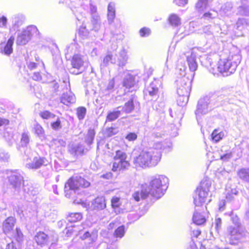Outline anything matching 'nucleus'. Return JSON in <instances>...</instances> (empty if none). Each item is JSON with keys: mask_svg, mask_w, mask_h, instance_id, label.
I'll return each mask as SVG.
<instances>
[{"mask_svg": "<svg viewBox=\"0 0 249 249\" xmlns=\"http://www.w3.org/2000/svg\"><path fill=\"white\" fill-rule=\"evenodd\" d=\"M161 157L160 149L151 147L141 151L138 156L134 158L133 163L136 167L142 168L152 167L158 164Z\"/></svg>", "mask_w": 249, "mask_h": 249, "instance_id": "f257e3e1", "label": "nucleus"}, {"mask_svg": "<svg viewBox=\"0 0 249 249\" xmlns=\"http://www.w3.org/2000/svg\"><path fill=\"white\" fill-rule=\"evenodd\" d=\"M168 178L163 175H157L152 178L149 185L144 184L151 196L159 199L163 196L168 187Z\"/></svg>", "mask_w": 249, "mask_h": 249, "instance_id": "f03ea898", "label": "nucleus"}, {"mask_svg": "<svg viewBox=\"0 0 249 249\" xmlns=\"http://www.w3.org/2000/svg\"><path fill=\"white\" fill-rule=\"evenodd\" d=\"M241 56L237 53L230 54L227 58L221 59L217 64V71L223 76H228L235 71L241 61Z\"/></svg>", "mask_w": 249, "mask_h": 249, "instance_id": "7ed1b4c3", "label": "nucleus"}, {"mask_svg": "<svg viewBox=\"0 0 249 249\" xmlns=\"http://www.w3.org/2000/svg\"><path fill=\"white\" fill-rule=\"evenodd\" d=\"M90 184L88 181L80 176H72L65 184L64 188L65 196L70 198L72 193L82 195L83 192L80 191V188H87L89 187Z\"/></svg>", "mask_w": 249, "mask_h": 249, "instance_id": "20e7f679", "label": "nucleus"}, {"mask_svg": "<svg viewBox=\"0 0 249 249\" xmlns=\"http://www.w3.org/2000/svg\"><path fill=\"white\" fill-rule=\"evenodd\" d=\"M211 184V180L207 178L201 181L194 196V203L196 206L200 207L206 202Z\"/></svg>", "mask_w": 249, "mask_h": 249, "instance_id": "39448f33", "label": "nucleus"}, {"mask_svg": "<svg viewBox=\"0 0 249 249\" xmlns=\"http://www.w3.org/2000/svg\"><path fill=\"white\" fill-rule=\"evenodd\" d=\"M247 231L243 227L230 225L227 228L226 239L230 244L237 245L246 236Z\"/></svg>", "mask_w": 249, "mask_h": 249, "instance_id": "423d86ee", "label": "nucleus"}, {"mask_svg": "<svg viewBox=\"0 0 249 249\" xmlns=\"http://www.w3.org/2000/svg\"><path fill=\"white\" fill-rule=\"evenodd\" d=\"M9 181L11 185L19 191L22 184V188L24 192L30 195L34 196L36 194V191L33 189V187L30 185H25L23 183V178L21 175L18 172H13L9 177Z\"/></svg>", "mask_w": 249, "mask_h": 249, "instance_id": "0eeeda50", "label": "nucleus"}, {"mask_svg": "<svg viewBox=\"0 0 249 249\" xmlns=\"http://www.w3.org/2000/svg\"><path fill=\"white\" fill-rule=\"evenodd\" d=\"M38 34V31L36 26L34 25L28 26L18 35L17 43L19 45H25L31 39L32 36H37Z\"/></svg>", "mask_w": 249, "mask_h": 249, "instance_id": "6e6552de", "label": "nucleus"}, {"mask_svg": "<svg viewBox=\"0 0 249 249\" xmlns=\"http://www.w3.org/2000/svg\"><path fill=\"white\" fill-rule=\"evenodd\" d=\"M192 80L188 77L183 76L177 80L178 94H189L191 89Z\"/></svg>", "mask_w": 249, "mask_h": 249, "instance_id": "1a4fd4ad", "label": "nucleus"}, {"mask_svg": "<svg viewBox=\"0 0 249 249\" xmlns=\"http://www.w3.org/2000/svg\"><path fill=\"white\" fill-rule=\"evenodd\" d=\"M210 98L208 96H205L200 98L197 103V108L195 111L196 119L202 115L207 114L210 110L209 107Z\"/></svg>", "mask_w": 249, "mask_h": 249, "instance_id": "9d476101", "label": "nucleus"}, {"mask_svg": "<svg viewBox=\"0 0 249 249\" xmlns=\"http://www.w3.org/2000/svg\"><path fill=\"white\" fill-rule=\"evenodd\" d=\"M84 63V58L81 55L74 54L71 60L72 68L70 69V72L74 74L80 73L82 71Z\"/></svg>", "mask_w": 249, "mask_h": 249, "instance_id": "9b49d317", "label": "nucleus"}, {"mask_svg": "<svg viewBox=\"0 0 249 249\" xmlns=\"http://www.w3.org/2000/svg\"><path fill=\"white\" fill-rule=\"evenodd\" d=\"M35 240L40 246L46 245L50 242H54L57 240V236L55 235H49L44 232L39 231L35 236Z\"/></svg>", "mask_w": 249, "mask_h": 249, "instance_id": "f8f14e48", "label": "nucleus"}, {"mask_svg": "<svg viewBox=\"0 0 249 249\" xmlns=\"http://www.w3.org/2000/svg\"><path fill=\"white\" fill-rule=\"evenodd\" d=\"M16 224V219L9 216L5 219L2 224V230L4 233L9 234L12 232Z\"/></svg>", "mask_w": 249, "mask_h": 249, "instance_id": "ddd939ff", "label": "nucleus"}, {"mask_svg": "<svg viewBox=\"0 0 249 249\" xmlns=\"http://www.w3.org/2000/svg\"><path fill=\"white\" fill-rule=\"evenodd\" d=\"M48 161L45 158L35 157L31 162L26 163V167L29 169H37L42 165H47Z\"/></svg>", "mask_w": 249, "mask_h": 249, "instance_id": "4468645a", "label": "nucleus"}, {"mask_svg": "<svg viewBox=\"0 0 249 249\" xmlns=\"http://www.w3.org/2000/svg\"><path fill=\"white\" fill-rule=\"evenodd\" d=\"M106 207L105 198L104 196L97 197L91 202L90 206L89 205L88 209L92 210H101Z\"/></svg>", "mask_w": 249, "mask_h": 249, "instance_id": "2eb2a0df", "label": "nucleus"}, {"mask_svg": "<svg viewBox=\"0 0 249 249\" xmlns=\"http://www.w3.org/2000/svg\"><path fill=\"white\" fill-rule=\"evenodd\" d=\"M130 163L127 160H114L113 163L112 170L114 172L125 170L128 169Z\"/></svg>", "mask_w": 249, "mask_h": 249, "instance_id": "dca6fc26", "label": "nucleus"}, {"mask_svg": "<svg viewBox=\"0 0 249 249\" xmlns=\"http://www.w3.org/2000/svg\"><path fill=\"white\" fill-rule=\"evenodd\" d=\"M219 157L218 159H219L223 161H229L233 156V154L231 151L227 149V147H223L218 151Z\"/></svg>", "mask_w": 249, "mask_h": 249, "instance_id": "f3484780", "label": "nucleus"}, {"mask_svg": "<svg viewBox=\"0 0 249 249\" xmlns=\"http://www.w3.org/2000/svg\"><path fill=\"white\" fill-rule=\"evenodd\" d=\"M89 27L91 30L98 32L102 27L101 18L99 16H94L91 17L90 23Z\"/></svg>", "mask_w": 249, "mask_h": 249, "instance_id": "a211bd4d", "label": "nucleus"}, {"mask_svg": "<svg viewBox=\"0 0 249 249\" xmlns=\"http://www.w3.org/2000/svg\"><path fill=\"white\" fill-rule=\"evenodd\" d=\"M149 196H150L149 193L148 192L145 186L143 185L142 186V190L140 192H135L132 195V197L136 201L138 202L140 201L141 199H146Z\"/></svg>", "mask_w": 249, "mask_h": 249, "instance_id": "6ab92c4d", "label": "nucleus"}, {"mask_svg": "<svg viewBox=\"0 0 249 249\" xmlns=\"http://www.w3.org/2000/svg\"><path fill=\"white\" fill-rule=\"evenodd\" d=\"M61 102L68 106L70 104L75 103L76 98L74 95L71 91L63 93L60 98Z\"/></svg>", "mask_w": 249, "mask_h": 249, "instance_id": "aec40b11", "label": "nucleus"}, {"mask_svg": "<svg viewBox=\"0 0 249 249\" xmlns=\"http://www.w3.org/2000/svg\"><path fill=\"white\" fill-rule=\"evenodd\" d=\"M15 37L11 36L8 40L7 43L1 50V53L6 55H9L13 53V45Z\"/></svg>", "mask_w": 249, "mask_h": 249, "instance_id": "412c9836", "label": "nucleus"}, {"mask_svg": "<svg viewBox=\"0 0 249 249\" xmlns=\"http://www.w3.org/2000/svg\"><path fill=\"white\" fill-rule=\"evenodd\" d=\"M158 91L159 89L157 86L156 82L154 81L146 88L144 93L146 95H149L151 97L156 98L158 96Z\"/></svg>", "mask_w": 249, "mask_h": 249, "instance_id": "4be33fe9", "label": "nucleus"}, {"mask_svg": "<svg viewBox=\"0 0 249 249\" xmlns=\"http://www.w3.org/2000/svg\"><path fill=\"white\" fill-rule=\"evenodd\" d=\"M136 102V98L134 95H132L131 98L125 103L123 107L120 109L126 113H129L132 111L134 108V103Z\"/></svg>", "mask_w": 249, "mask_h": 249, "instance_id": "5701e85b", "label": "nucleus"}, {"mask_svg": "<svg viewBox=\"0 0 249 249\" xmlns=\"http://www.w3.org/2000/svg\"><path fill=\"white\" fill-rule=\"evenodd\" d=\"M84 147L81 144H72L69 145V151L73 156H78L83 154Z\"/></svg>", "mask_w": 249, "mask_h": 249, "instance_id": "b1692460", "label": "nucleus"}, {"mask_svg": "<svg viewBox=\"0 0 249 249\" xmlns=\"http://www.w3.org/2000/svg\"><path fill=\"white\" fill-rule=\"evenodd\" d=\"M117 58L118 65L119 67H124L126 64L128 59V56L126 51L124 49L120 51L117 55Z\"/></svg>", "mask_w": 249, "mask_h": 249, "instance_id": "393cba45", "label": "nucleus"}, {"mask_svg": "<svg viewBox=\"0 0 249 249\" xmlns=\"http://www.w3.org/2000/svg\"><path fill=\"white\" fill-rule=\"evenodd\" d=\"M187 61L190 71H195L197 68L195 55L191 52L190 55L187 56Z\"/></svg>", "mask_w": 249, "mask_h": 249, "instance_id": "a878e982", "label": "nucleus"}, {"mask_svg": "<svg viewBox=\"0 0 249 249\" xmlns=\"http://www.w3.org/2000/svg\"><path fill=\"white\" fill-rule=\"evenodd\" d=\"M115 17V4L110 2L107 7V20L109 24H111Z\"/></svg>", "mask_w": 249, "mask_h": 249, "instance_id": "bb28decb", "label": "nucleus"}, {"mask_svg": "<svg viewBox=\"0 0 249 249\" xmlns=\"http://www.w3.org/2000/svg\"><path fill=\"white\" fill-rule=\"evenodd\" d=\"M238 191L236 188H227L226 189V199L228 202H231L234 200L235 197L238 195Z\"/></svg>", "mask_w": 249, "mask_h": 249, "instance_id": "cd10ccee", "label": "nucleus"}, {"mask_svg": "<svg viewBox=\"0 0 249 249\" xmlns=\"http://www.w3.org/2000/svg\"><path fill=\"white\" fill-rule=\"evenodd\" d=\"M233 8L232 3L231 2H227L224 4L220 9V14L223 16H228L230 14Z\"/></svg>", "mask_w": 249, "mask_h": 249, "instance_id": "c85d7f7f", "label": "nucleus"}, {"mask_svg": "<svg viewBox=\"0 0 249 249\" xmlns=\"http://www.w3.org/2000/svg\"><path fill=\"white\" fill-rule=\"evenodd\" d=\"M193 220L196 225H201L205 222L206 219L204 216L196 210L193 216Z\"/></svg>", "mask_w": 249, "mask_h": 249, "instance_id": "c756f323", "label": "nucleus"}, {"mask_svg": "<svg viewBox=\"0 0 249 249\" xmlns=\"http://www.w3.org/2000/svg\"><path fill=\"white\" fill-rule=\"evenodd\" d=\"M135 84L134 78L133 75L127 74L125 76L123 81V86L127 89H130Z\"/></svg>", "mask_w": 249, "mask_h": 249, "instance_id": "7c9ffc66", "label": "nucleus"}, {"mask_svg": "<svg viewBox=\"0 0 249 249\" xmlns=\"http://www.w3.org/2000/svg\"><path fill=\"white\" fill-rule=\"evenodd\" d=\"M237 175L242 180L249 182V168H242L239 170Z\"/></svg>", "mask_w": 249, "mask_h": 249, "instance_id": "2f4dec72", "label": "nucleus"}, {"mask_svg": "<svg viewBox=\"0 0 249 249\" xmlns=\"http://www.w3.org/2000/svg\"><path fill=\"white\" fill-rule=\"evenodd\" d=\"M242 4L237 8V14L244 16L249 17V6L241 1Z\"/></svg>", "mask_w": 249, "mask_h": 249, "instance_id": "473e14b6", "label": "nucleus"}, {"mask_svg": "<svg viewBox=\"0 0 249 249\" xmlns=\"http://www.w3.org/2000/svg\"><path fill=\"white\" fill-rule=\"evenodd\" d=\"M82 218V214L80 213H70L67 219L70 222H76L80 221Z\"/></svg>", "mask_w": 249, "mask_h": 249, "instance_id": "72a5a7b5", "label": "nucleus"}, {"mask_svg": "<svg viewBox=\"0 0 249 249\" xmlns=\"http://www.w3.org/2000/svg\"><path fill=\"white\" fill-rule=\"evenodd\" d=\"M208 7V0H198L196 4V10L199 13H202Z\"/></svg>", "mask_w": 249, "mask_h": 249, "instance_id": "f704fd0d", "label": "nucleus"}, {"mask_svg": "<svg viewBox=\"0 0 249 249\" xmlns=\"http://www.w3.org/2000/svg\"><path fill=\"white\" fill-rule=\"evenodd\" d=\"M178 97L177 99V104L180 107H183L185 106L189 100V94H178Z\"/></svg>", "mask_w": 249, "mask_h": 249, "instance_id": "c9c22d12", "label": "nucleus"}, {"mask_svg": "<svg viewBox=\"0 0 249 249\" xmlns=\"http://www.w3.org/2000/svg\"><path fill=\"white\" fill-rule=\"evenodd\" d=\"M168 21L170 24L174 27L178 26L180 24V18L175 14H172L168 18Z\"/></svg>", "mask_w": 249, "mask_h": 249, "instance_id": "e433bc0d", "label": "nucleus"}, {"mask_svg": "<svg viewBox=\"0 0 249 249\" xmlns=\"http://www.w3.org/2000/svg\"><path fill=\"white\" fill-rule=\"evenodd\" d=\"M224 136L223 132L218 129H215L213 131L211 135L212 140L217 142L221 140Z\"/></svg>", "mask_w": 249, "mask_h": 249, "instance_id": "4c0bfd02", "label": "nucleus"}, {"mask_svg": "<svg viewBox=\"0 0 249 249\" xmlns=\"http://www.w3.org/2000/svg\"><path fill=\"white\" fill-rule=\"evenodd\" d=\"M98 234L97 231H94L90 233L89 231H86L80 238L84 240L88 238H90V240L92 242H95L97 238Z\"/></svg>", "mask_w": 249, "mask_h": 249, "instance_id": "58836bf2", "label": "nucleus"}, {"mask_svg": "<svg viewBox=\"0 0 249 249\" xmlns=\"http://www.w3.org/2000/svg\"><path fill=\"white\" fill-rule=\"evenodd\" d=\"M121 107H119L113 112H110L107 116V120L109 121H112L118 118L121 114V110L119 109Z\"/></svg>", "mask_w": 249, "mask_h": 249, "instance_id": "ea45409f", "label": "nucleus"}, {"mask_svg": "<svg viewBox=\"0 0 249 249\" xmlns=\"http://www.w3.org/2000/svg\"><path fill=\"white\" fill-rule=\"evenodd\" d=\"M95 131L92 129H89L88 134L85 138V142L88 144H91L95 136Z\"/></svg>", "mask_w": 249, "mask_h": 249, "instance_id": "a19ab883", "label": "nucleus"}, {"mask_svg": "<svg viewBox=\"0 0 249 249\" xmlns=\"http://www.w3.org/2000/svg\"><path fill=\"white\" fill-rule=\"evenodd\" d=\"M30 142V136L28 132H24L21 135L20 143L22 146H27Z\"/></svg>", "mask_w": 249, "mask_h": 249, "instance_id": "79ce46f5", "label": "nucleus"}, {"mask_svg": "<svg viewBox=\"0 0 249 249\" xmlns=\"http://www.w3.org/2000/svg\"><path fill=\"white\" fill-rule=\"evenodd\" d=\"M127 156L126 154L121 150H117L116 151L115 155L114 157V160H126Z\"/></svg>", "mask_w": 249, "mask_h": 249, "instance_id": "37998d69", "label": "nucleus"}, {"mask_svg": "<svg viewBox=\"0 0 249 249\" xmlns=\"http://www.w3.org/2000/svg\"><path fill=\"white\" fill-rule=\"evenodd\" d=\"M87 109L85 107H79L76 109V114L79 120H83L86 114Z\"/></svg>", "mask_w": 249, "mask_h": 249, "instance_id": "c03bdc74", "label": "nucleus"}, {"mask_svg": "<svg viewBox=\"0 0 249 249\" xmlns=\"http://www.w3.org/2000/svg\"><path fill=\"white\" fill-rule=\"evenodd\" d=\"M230 216L231 220L232 223L234 225L233 226L243 227L240 221V219L236 214H234L233 213H231Z\"/></svg>", "mask_w": 249, "mask_h": 249, "instance_id": "a18cd8bd", "label": "nucleus"}, {"mask_svg": "<svg viewBox=\"0 0 249 249\" xmlns=\"http://www.w3.org/2000/svg\"><path fill=\"white\" fill-rule=\"evenodd\" d=\"M217 16V13L215 11H211L205 13L202 16V18L204 19L209 20L215 18Z\"/></svg>", "mask_w": 249, "mask_h": 249, "instance_id": "49530a36", "label": "nucleus"}, {"mask_svg": "<svg viewBox=\"0 0 249 249\" xmlns=\"http://www.w3.org/2000/svg\"><path fill=\"white\" fill-rule=\"evenodd\" d=\"M125 230H124V226H121L119 227L115 231L114 233V235L115 237L118 238H122L124 234Z\"/></svg>", "mask_w": 249, "mask_h": 249, "instance_id": "de8ad7c7", "label": "nucleus"}, {"mask_svg": "<svg viewBox=\"0 0 249 249\" xmlns=\"http://www.w3.org/2000/svg\"><path fill=\"white\" fill-rule=\"evenodd\" d=\"M112 55L111 54H107L103 59V61L102 64H101V66H107L108 65V63L109 62H110L111 63H115L116 61L112 58Z\"/></svg>", "mask_w": 249, "mask_h": 249, "instance_id": "09e8293b", "label": "nucleus"}, {"mask_svg": "<svg viewBox=\"0 0 249 249\" xmlns=\"http://www.w3.org/2000/svg\"><path fill=\"white\" fill-rule=\"evenodd\" d=\"M13 236L18 242H20L23 240V235L19 228H16V231L13 234Z\"/></svg>", "mask_w": 249, "mask_h": 249, "instance_id": "8fccbe9b", "label": "nucleus"}, {"mask_svg": "<svg viewBox=\"0 0 249 249\" xmlns=\"http://www.w3.org/2000/svg\"><path fill=\"white\" fill-rule=\"evenodd\" d=\"M4 137L10 145H11L14 142L13 134L12 132H9L8 131H5L4 133Z\"/></svg>", "mask_w": 249, "mask_h": 249, "instance_id": "3c124183", "label": "nucleus"}, {"mask_svg": "<svg viewBox=\"0 0 249 249\" xmlns=\"http://www.w3.org/2000/svg\"><path fill=\"white\" fill-rule=\"evenodd\" d=\"M210 28L211 26L210 25L204 26L200 30V33L204 34L206 36L211 37L213 35Z\"/></svg>", "mask_w": 249, "mask_h": 249, "instance_id": "603ef678", "label": "nucleus"}, {"mask_svg": "<svg viewBox=\"0 0 249 249\" xmlns=\"http://www.w3.org/2000/svg\"><path fill=\"white\" fill-rule=\"evenodd\" d=\"M73 203L77 204H81L84 208H86L87 210L89 206V204H87V203L85 201V199L82 198H75L73 201Z\"/></svg>", "mask_w": 249, "mask_h": 249, "instance_id": "864d4df0", "label": "nucleus"}, {"mask_svg": "<svg viewBox=\"0 0 249 249\" xmlns=\"http://www.w3.org/2000/svg\"><path fill=\"white\" fill-rule=\"evenodd\" d=\"M41 117L45 119H49L55 117V115L48 111H44L40 113Z\"/></svg>", "mask_w": 249, "mask_h": 249, "instance_id": "5fc2aeb1", "label": "nucleus"}, {"mask_svg": "<svg viewBox=\"0 0 249 249\" xmlns=\"http://www.w3.org/2000/svg\"><path fill=\"white\" fill-rule=\"evenodd\" d=\"M34 130L35 133L38 136H42L44 133V130L42 126L38 124H36L34 125Z\"/></svg>", "mask_w": 249, "mask_h": 249, "instance_id": "6e6d98bb", "label": "nucleus"}, {"mask_svg": "<svg viewBox=\"0 0 249 249\" xmlns=\"http://www.w3.org/2000/svg\"><path fill=\"white\" fill-rule=\"evenodd\" d=\"M111 206L113 208L119 207L121 205L120 199L119 197L114 196L112 198Z\"/></svg>", "mask_w": 249, "mask_h": 249, "instance_id": "4d7b16f0", "label": "nucleus"}, {"mask_svg": "<svg viewBox=\"0 0 249 249\" xmlns=\"http://www.w3.org/2000/svg\"><path fill=\"white\" fill-rule=\"evenodd\" d=\"M79 34L82 37L85 38L88 36L89 31L85 26H82L79 29Z\"/></svg>", "mask_w": 249, "mask_h": 249, "instance_id": "13d9d810", "label": "nucleus"}, {"mask_svg": "<svg viewBox=\"0 0 249 249\" xmlns=\"http://www.w3.org/2000/svg\"><path fill=\"white\" fill-rule=\"evenodd\" d=\"M139 33L141 36L146 37L150 34L151 31L149 28L144 27L140 30Z\"/></svg>", "mask_w": 249, "mask_h": 249, "instance_id": "bf43d9fd", "label": "nucleus"}, {"mask_svg": "<svg viewBox=\"0 0 249 249\" xmlns=\"http://www.w3.org/2000/svg\"><path fill=\"white\" fill-rule=\"evenodd\" d=\"M89 5L91 17H93L94 16H99L97 13V7L93 4L91 1H90Z\"/></svg>", "mask_w": 249, "mask_h": 249, "instance_id": "052dcab7", "label": "nucleus"}, {"mask_svg": "<svg viewBox=\"0 0 249 249\" xmlns=\"http://www.w3.org/2000/svg\"><path fill=\"white\" fill-rule=\"evenodd\" d=\"M61 123L60 118L57 117L56 121L51 123V126L53 129L57 130L62 127Z\"/></svg>", "mask_w": 249, "mask_h": 249, "instance_id": "680f3d73", "label": "nucleus"}, {"mask_svg": "<svg viewBox=\"0 0 249 249\" xmlns=\"http://www.w3.org/2000/svg\"><path fill=\"white\" fill-rule=\"evenodd\" d=\"M137 134L134 132H130L125 137L126 140L128 141H134L137 139Z\"/></svg>", "mask_w": 249, "mask_h": 249, "instance_id": "e2e57ef3", "label": "nucleus"}, {"mask_svg": "<svg viewBox=\"0 0 249 249\" xmlns=\"http://www.w3.org/2000/svg\"><path fill=\"white\" fill-rule=\"evenodd\" d=\"M215 228L217 231L220 230L222 226V220L220 218H216L214 222Z\"/></svg>", "mask_w": 249, "mask_h": 249, "instance_id": "0e129e2a", "label": "nucleus"}, {"mask_svg": "<svg viewBox=\"0 0 249 249\" xmlns=\"http://www.w3.org/2000/svg\"><path fill=\"white\" fill-rule=\"evenodd\" d=\"M107 133L108 137H111L116 134L117 133V130L116 128L110 127L107 129Z\"/></svg>", "mask_w": 249, "mask_h": 249, "instance_id": "69168bd1", "label": "nucleus"}, {"mask_svg": "<svg viewBox=\"0 0 249 249\" xmlns=\"http://www.w3.org/2000/svg\"><path fill=\"white\" fill-rule=\"evenodd\" d=\"M74 232L75 231L73 227L66 228V234L68 237L71 236Z\"/></svg>", "mask_w": 249, "mask_h": 249, "instance_id": "338daca9", "label": "nucleus"}, {"mask_svg": "<svg viewBox=\"0 0 249 249\" xmlns=\"http://www.w3.org/2000/svg\"><path fill=\"white\" fill-rule=\"evenodd\" d=\"M174 2L179 6H183L187 3V0H174Z\"/></svg>", "mask_w": 249, "mask_h": 249, "instance_id": "774afa93", "label": "nucleus"}]
</instances>
